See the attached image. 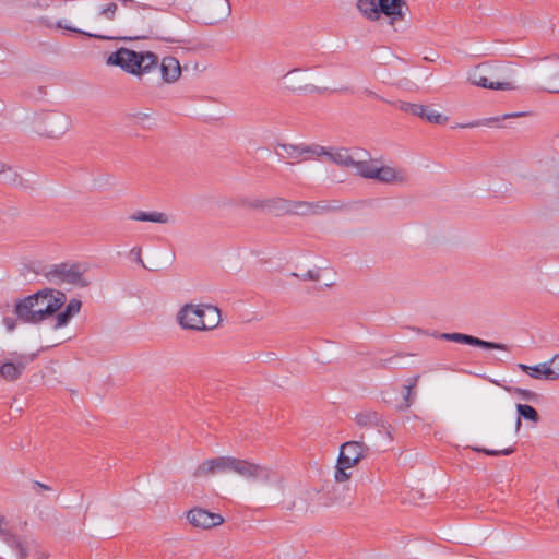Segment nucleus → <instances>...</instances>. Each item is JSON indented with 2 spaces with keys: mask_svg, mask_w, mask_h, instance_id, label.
Here are the masks:
<instances>
[{
  "mask_svg": "<svg viewBox=\"0 0 559 559\" xmlns=\"http://www.w3.org/2000/svg\"><path fill=\"white\" fill-rule=\"evenodd\" d=\"M221 474H235L243 481L229 484L228 491L238 497H254L266 502L280 501L286 493L287 481L269 467L233 455L211 456L200 462L192 476L205 479Z\"/></svg>",
  "mask_w": 559,
  "mask_h": 559,
  "instance_id": "nucleus-1",
  "label": "nucleus"
},
{
  "mask_svg": "<svg viewBox=\"0 0 559 559\" xmlns=\"http://www.w3.org/2000/svg\"><path fill=\"white\" fill-rule=\"evenodd\" d=\"M117 9L114 2L96 9L87 5L80 7L73 11L72 19H61L57 22V26L90 37L110 38L104 34V31L114 23Z\"/></svg>",
  "mask_w": 559,
  "mask_h": 559,
  "instance_id": "nucleus-2",
  "label": "nucleus"
},
{
  "mask_svg": "<svg viewBox=\"0 0 559 559\" xmlns=\"http://www.w3.org/2000/svg\"><path fill=\"white\" fill-rule=\"evenodd\" d=\"M356 9L370 23L397 33L407 23L405 0H357Z\"/></svg>",
  "mask_w": 559,
  "mask_h": 559,
  "instance_id": "nucleus-3",
  "label": "nucleus"
},
{
  "mask_svg": "<svg viewBox=\"0 0 559 559\" xmlns=\"http://www.w3.org/2000/svg\"><path fill=\"white\" fill-rule=\"evenodd\" d=\"M66 301L64 293L43 289L17 301L14 312L25 322L39 323L56 313Z\"/></svg>",
  "mask_w": 559,
  "mask_h": 559,
  "instance_id": "nucleus-4",
  "label": "nucleus"
},
{
  "mask_svg": "<svg viewBox=\"0 0 559 559\" xmlns=\"http://www.w3.org/2000/svg\"><path fill=\"white\" fill-rule=\"evenodd\" d=\"M20 123L25 131L51 140L61 139L72 127L71 118L59 111L26 112Z\"/></svg>",
  "mask_w": 559,
  "mask_h": 559,
  "instance_id": "nucleus-5",
  "label": "nucleus"
},
{
  "mask_svg": "<svg viewBox=\"0 0 559 559\" xmlns=\"http://www.w3.org/2000/svg\"><path fill=\"white\" fill-rule=\"evenodd\" d=\"M466 80L472 85L487 90L512 91L516 88L513 70L499 63H479L466 72Z\"/></svg>",
  "mask_w": 559,
  "mask_h": 559,
  "instance_id": "nucleus-6",
  "label": "nucleus"
},
{
  "mask_svg": "<svg viewBox=\"0 0 559 559\" xmlns=\"http://www.w3.org/2000/svg\"><path fill=\"white\" fill-rule=\"evenodd\" d=\"M176 318L183 330L198 332L214 330L222 321L219 309L211 304H186Z\"/></svg>",
  "mask_w": 559,
  "mask_h": 559,
  "instance_id": "nucleus-7",
  "label": "nucleus"
},
{
  "mask_svg": "<svg viewBox=\"0 0 559 559\" xmlns=\"http://www.w3.org/2000/svg\"><path fill=\"white\" fill-rule=\"evenodd\" d=\"M520 428V418H515L514 420L511 418L500 419L496 421L487 432L488 439L498 444L499 448H474V450L477 452L486 453L487 455H509L514 451L512 444L515 442Z\"/></svg>",
  "mask_w": 559,
  "mask_h": 559,
  "instance_id": "nucleus-8",
  "label": "nucleus"
},
{
  "mask_svg": "<svg viewBox=\"0 0 559 559\" xmlns=\"http://www.w3.org/2000/svg\"><path fill=\"white\" fill-rule=\"evenodd\" d=\"M369 447L362 440L346 441L340 447L334 479L338 484L348 481L353 476V468L368 454Z\"/></svg>",
  "mask_w": 559,
  "mask_h": 559,
  "instance_id": "nucleus-9",
  "label": "nucleus"
},
{
  "mask_svg": "<svg viewBox=\"0 0 559 559\" xmlns=\"http://www.w3.org/2000/svg\"><path fill=\"white\" fill-rule=\"evenodd\" d=\"M361 177L385 185H403L408 180L407 173L402 167L384 164L373 158H366Z\"/></svg>",
  "mask_w": 559,
  "mask_h": 559,
  "instance_id": "nucleus-10",
  "label": "nucleus"
},
{
  "mask_svg": "<svg viewBox=\"0 0 559 559\" xmlns=\"http://www.w3.org/2000/svg\"><path fill=\"white\" fill-rule=\"evenodd\" d=\"M535 76L545 91L559 93V56L545 58L536 69Z\"/></svg>",
  "mask_w": 559,
  "mask_h": 559,
  "instance_id": "nucleus-11",
  "label": "nucleus"
},
{
  "mask_svg": "<svg viewBox=\"0 0 559 559\" xmlns=\"http://www.w3.org/2000/svg\"><path fill=\"white\" fill-rule=\"evenodd\" d=\"M366 155L362 152H349L347 148H325L323 147V153L320 156H326L331 162L336 165H340L345 168L355 169L356 174L361 176L362 167L365 165L366 158L362 156Z\"/></svg>",
  "mask_w": 559,
  "mask_h": 559,
  "instance_id": "nucleus-12",
  "label": "nucleus"
},
{
  "mask_svg": "<svg viewBox=\"0 0 559 559\" xmlns=\"http://www.w3.org/2000/svg\"><path fill=\"white\" fill-rule=\"evenodd\" d=\"M286 90L295 93H310L314 91L313 75L308 69L296 68L282 78Z\"/></svg>",
  "mask_w": 559,
  "mask_h": 559,
  "instance_id": "nucleus-13",
  "label": "nucleus"
},
{
  "mask_svg": "<svg viewBox=\"0 0 559 559\" xmlns=\"http://www.w3.org/2000/svg\"><path fill=\"white\" fill-rule=\"evenodd\" d=\"M0 538H2L12 548L16 559H26L32 551L43 559H47L48 557L39 549L34 539L17 536L10 530L9 534H3Z\"/></svg>",
  "mask_w": 559,
  "mask_h": 559,
  "instance_id": "nucleus-14",
  "label": "nucleus"
},
{
  "mask_svg": "<svg viewBox=\"0 0 559 559\" xmlns=\"http://www.w3.org/2000/svg\"><path fill=\"white\" fill-rule=\"evenodd\" d=\"M519 368L535 380L556 381L559 380V355L535 366L520 364Z\"/></svg>",
  "mask_w": 559,
  "mask_h": 559,
  "instance_id": "nucleus-15",
  "label": "nucleus"
},
{
  "mask_svg": "<svg viewBox=\"0 0 559 559\" xmlns=\"http://www.w3.org/2000/svg\"><path fill=\"white\" fill-rule=\"evenodd\" d=\"M186 519L195 528L211 530L221 526L225 519L222 514L211 512L204 508L195 507L186 513Z\"/></svg>",
  "mask_w": 559,
  "mask_h": 559,
  "instance_id": "nucleus-16",
  "label": "nucleus"
},
{
  "mask_svg": "<svg viewBox=\"0 0 559 559\" xmlns=\"http://www.w3.org/2000/svg\"><path fill=\"white\" fill-rule=\"evenodd\" d=\"M231 13L228 0H207L202 9V20L210 25L226 21Z\"/></svg>",
  "mask_w": 559,
  "mask_h": 559,
  "instance_id": "nucleus-17",
  "label": "nucleus"
},
{
  "mask_svg": "<svg viewBox=\"0 0 559 559\" xmlns=\"http://www.w3.org/2000/svg\"><path fill=\"white\" fill-rule=\"evenodd\" d=\"M33 360V356L17 355L7 358L0 364V378L5 382H14L19 380L28 362Z\"/></svg>",
  "mask_w": 559,
  "mask_h": 559,
  "instance_id": "nucleus-18",
  "label": "nucleus"
},
{
  "mask_svg": "<svg viewBox=\"0 0 559 559\" xmlns=\"http://www.w3.org/2000/svg\"><path fill=\"white\" fill-rule=\"evenodd\" d=\"M275 153L282 158H299L305 155L320 157L323 153L321 145H306L295 143H278L275 147Z\"/></svg>",
  "mask_w": 559,
  "mask_h": 559,
  "instance_id": "nucleus-19",
  "label": "nucleus"
},
{
  "mask_svg": "<svg viewBox=\"0 0 559 559\" xmlns=\"http://www.w3.org/2000/svg\"><path fill=\"white\" fill-rule=\"evenodd\" d=\"M263 212L281 216L283 214L293 212V213H304L305 209H309V204L306 203H294L290 204L286 200L282 198H266L264 199Z\"/></svg>",
  "mask_w": 559,
  "mask_h": 559,
  "instance_id": "nucleus-20",
  "label": "nucleus"
},
{
  "mask_svg": "<svg viewBox=\"0 0 559 559\" xmlns=\"http://www.w3.org/2000/svg\"><path fill=\"white\" fill-rule=\"evenodd\" d=\"M441 337L448 341L467 344L472 346H478L485 349H499L504 352L509 350V347L506 344L484 341L463 333H444L441 335Z\"/></svg>",
  "mask_w": 559,
  "mask_h": 559,
  "instance_id": "nucleus-21",
  "label": "nucleus"
},
{
  "mask_svg": "<svg viewBox=\"0 0 559 559\" xmlns=\"http://www.w3.org/2000/svg\"><path fill=\"white\" fill-rule=\"evenodd\" d=\"M441 337L448 341L467 344L472 346H478L485 349H499L504 352L509 350V347L506 344L484 341L463 333H444L441 335Z\"/></svg>",
  "mask_w": 559,
  "mask_h": 559,
  "instance_id": "nucleus-22",
  "label": "nucleus"
},
{
  "mask_svg": "<svg viewBox=\"0 0 559 559\" xmlns=\"http://www.w3.org/2000/svg\"><path fill=\"white\" fill-rule=\"evenodd\" d=\"M133 73L135 78H143L150 74L158 66V57L152 51H136L133 57Z\"/></svg>",
  "mask_w": 559,
  "mask_h": 559,
  "instance_id": "nucleus-23",
  "label": "nucleus"
},
{
  "mask_svg": "<svg viewBox=\"0 0 559 559\" xmlns=\"http://www.w3.org/2000/svg\"><path fill=\"white\" fill-rule=\"evenodd\" d=\"M401 109L432 123H445L448 121V117L421 104L405 103L401 105Z\"/></svg>",
  "mask_w": 559,
  "mask_h": 559,
  "instance_id": "nucleus-24",
  "label": "nucleus"
},
{
  "mask_svg": "<svg viewBox=\"0 0 559 559\" xmlns=\"http://www.w3.org/2000/svg\"><path fill=\"white\" fill-rule=\"evenodd\" d=\"M136 51L129 48H119L115 52H111L107 58L108 66L119 67L122 71L128 74L133 73V62Z\"/></svg>",
  "mask_w": 559,
  "mask_h": 559,
  "instance_id": "nucleus-25",
  "label": "nucleus"
},
{
  "mask_svg": "<svg viewBox=\"0 0 559 559\" xmlns=\"http://www.w3.org/2000/svg\"><path fill=\"white\" fill-rule=\"evenodd\" d=\"M158 64L160 76L165 84H174L180 79L181 66L175 57L166 56L160 62L158 61Z\"/></svg>",
  "mask_w": 559,
  "mask_h": 559,
  "instance_id": "nucleus-26",
  "label": "nucleus"
},
{
  "mask_svg": "<svg viewBox=\"0 0 559 559\" xmlns=\"http://www.w3.org/2000/svg\"><path fill=\"white\" fill-rule=\"evenodd\" d=\"M128 119L138 127L151 129L157 122V114L150 108L133 109L128 114Z\"/></svg>",
  "mask_w": 559,
  "mask_h": 559,
  "instance_id": "nucleus-27",
  "label": "nucleus"
},
{
  "mask_svg": "<svg viewBox=\"0 0 559 559\" xmlns=\"http://www.w3.org/2000/svg\"><path fill=\"white\" fill-rule=\"evenodd\" d=\"M81 306L82 304L79 299H71L66 306V309L57 316L55 329L67 325L68 322L80 312Z\"/></svg>",
  "mask_w": 559,
  "mask_h": 559,
  "instance_id": "nucleus-28",
  "label": "nucleus"
},
{
  "mask_svg": "<svg viewBox=\"0 0 559 559\" xmlns=\"http://www.w3.org/2000/svg\"><path fill=\"white\" fill-rule=\"evenodd\" d=\"M131 221L152 222L158 224L168 223V216L162 212H135L130 216Z\"/></svg>",
  "mask_w": 559,
  "mask_h": 559,
  "instance_id": "nucleus-29",
  "label": "nucleus"
},
{
  "mask_svg": "<svg viewBox=\"0 0 559 559\" xmlns=\"http://www.w3.org/2000/svg\"><path fill=\"white\" fill-rule=\"evenodd\" d=\"M516 411L519 413L518 418H520V419L523 418V419L532 423L533 425H536L540 420L539 414L531 405L516 404Z\"/></svg>",
  "mask_w": 559,
  "mask_h": 559,
  "instance_id": "nucleus-30",
  "label": "nucleus"
},
{
  "mask_svg": "<svg viewBox=\"0 0 559 559\" xmlns=\"http://www.w3.org/2000/svg\"><path fill=\"white\" fill-rule=\"evenodd\" d=\"M419 380V376H415L406 381V383L403 385V400L405 402V406L409 407L415 397V388L417 386Z\"/></svg>",
  "mask_w": 559,
  "mask_h": 559,
  "instance_id": "nucleus-31",
  "label": "nucleus"
},
{
  "mask_svg": "<svg viewBox=\"0 0 559 559\" xmlns=\"http://www.w3.org/2000/svg\"><path fill=\"white\" fill-rule=\"evenodd\" d=\"M293 275L301 281L319 282L321 280V272L318 267L309 269L306 272L293 273Z\"/></svg>",
  "mask_w": 559,
  "mask_h": 559,
  "instance_id": "nucleus-32",
  "label": "nucleus"
},
{
  "mask_svg": "<svg viewBox=\"0 0 559 559\" xmlns=\"http://www.w3.org/2000/svg\"><path fill=\"white\" fill-rule=\"evenodd\" d=\"M240 203L246 209L263 212V206H262V205H264L263 198H255V197L243 198V199H241Z\"/></svg>",
  "mask_w": 559,
  "mask_h": 559,
  "instance_id": "nucleus-33",
  "label": "nucleus"
},
{
  "mask_svg": "<svg viewBox=\"0 0 559 559\" xmlns=\"http://www.w3.org/2000/svg\"><path fill=\"white\" fill-rule=\"evenodd\" d=\"M508 390L526 401H535L537 397L536 393L533 391H530V390L520 389V388L508 389Z\"/></svg>",
  "mask_w": 559,
  "mask_h": 559,
  "instance_id": "nucleus-34",
  "label": "nucleus"
},
{
  "mask_svg": "<svg viewBox=\"0 0 559 559\" xmlns=\"http://www.w3.org/2000/svg\"><path fill=\"white\" fill-rule=\"evenodd\" d=\"M9 521L4 514L0 513V537L3 534H9Z\"/></svg>",
  "mask_w": 559,
  "mask_h": 559,
  "instance_id": "nucleus-35",
  "label": "nucleus"
},
{
  "mask_svg": "<svg viewBox=\"0 0 559 559\" xmlns=\"http://www.w3.org/2000/svg\"><path fill=\"white\" fill-rule=\"evenodd\" d=\"M372 419H373V416H370V415H358L356 417L357 424L360 426H366Z\"/></svg>",
  "mask_w": 559,
  "mask_h": 559,
  "instance_id": "nucleus-36",
  "label": "nucleus"
},
{
  "mask_svg": "<svg viewBox=\"0 0 559 559\" xmlns=\"http://www.w3.org/2000/svg\"><path fill=\"white\" fill-rule=\"evenodd\" d=\"M4 325L7 326L8 331H12L15 328V323L12 319H4Z\"/></svg>",
  "mask_w": 559,
  "mask_h": 559,
  "instance_id": "nucleus-37",
  "label": "nucleus"
},
{
  "mask_svg": "<svg viewBox=\"0 0 559 559\" xmlns=\"http://www.w3.org/2000/svg\"><path fill=\"white\" fill-rule=\"evenodd\" d=\"M132 252H133V253H134V255H135V260H136L139 263H141L143 266H145V265H144V263H143V261H142V258H141V249H139V248H138V249H133V250H132Z\"/></svg>",
  "mask_w": 559,
  "mask_h": 559,
  "instance_id": "nucleus-38",
  "label": "nucleus"
},
{
  "mask_svg": "<svg viewBox=\"0 0 559 559\" xmlns=\"http://www.w3.org/2000/svg\"><path fill=\"white\" fill-rule=\"evenodd\" d=\"M477 126H479V122H468L465 124H460L461 128H475Z\"/></svg>",
  "mask_w": 559,
  "mask_h": 559,
  "instance_id": "nucleus-39",
  "label": "nucleus"
},
{
  "mask_svg": "<svg viewBox=\"0 0 559 559\" xmlns=\"http://www.w3.org/2000/svg\"><path fill=\"white\" fill-rule=\"evenodd\" d=\"M518 116H521V114L506 115V116H503V118L518 117Z\"/></svg>",
  "mask_w": 559,
  "mask_h": 559,
  "instance_id": "nucleus-40",
  "label": "nucleus"
},
{
  "mask_svg": "<svg viewBox=\"0 0 559 559\" xmlns=\"http://www.w3.org/2000/svg\"><path fill=\"white\" fill-rule=\"evenodd\" d=\"M39 486L45 489V490H50V487L49 486H46V485H43V484H39Z\"/></svg>",
  "mask_w": 559,
  "mask_h": 559,
  "instance_id": "nucleus-41",
  "label": "nucleus"
}]
</instances>
